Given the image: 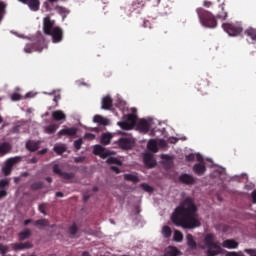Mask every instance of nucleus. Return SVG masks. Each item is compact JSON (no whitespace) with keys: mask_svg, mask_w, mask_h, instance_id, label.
I'll list each match as a JSON object with an SVG mask.
<instances>
[{"mask_svg":"<svg viewBox=\"0 0 256 256\" xmlns=\"http://www.w3.org/2000/svg\"><path fill=\"white\" fill-rule=\"evenodd\" d=\"M172 223L176 227L183 229H196L201 227V222L197 219V206L191 197H187L172 214Z\"/></svg>","mask_w":256,"mask_h":256,"instance_id":"f257e3e1","label":"nucleus"},{"mask_svg":"<svg viewBox=\"0 0 256 256\" xmlns=\"http://www.w3.org/2000/svg\"><path fill=\"white\" fill-rule=\"evenodd\" d=\"M196 12L203 27H207L208 29H215L217 27V19H215V16L211 12L203 8L196 9Z\"/></svg>","mask_w":256,"mask_h":256,"instance_id":"f03ea898","label":"nucleus"},{"mask_svg":"<svg viewBox=\"0 0 256 256\" xmlns=\"http://www.w3.org/2000/svg\"><path fill=\"white\" fill-rule=\"evenodd\" d=\"M204 245L207 249V256H216L223 253V248L219 246V243L215 242L214 234H207L204 238Z\"/></svg>","mask_w":256,"mask_h":256,"instance_id":"7ed1b4c3","label":"nucleus"},{"mask_svg":"<svg viewBox=\"0 0 256 256\" xmlns=\"http://www.w3.org/2000/svg\"><path fill=\"white\" fill-rule=\"evenodd\" d=\"M222 28L230 37H237L243 33V27L239 24L224 23L222 24Z\"/></svg>","mask_w":256,"mask_h":256,"instance_id":"20e7f679","label":"nucleus"},{"mask_svg":"<svg viewBox=\"0 0 256 256\" xmlns=\"http://www.w3.org/2000/svg\"><path fill=\"white\" fill-rule=\"evenodd\" d=\"M19 161H21V157H14V158L8 159L4 167L2 168V173L6 177H9V175H11V171H13V165H15L16 163H19Z\"/></svg>","mask_w":256,"mask_h":256,"instance_id":"39448f33","label":"nucleus"},{"mask_svg":"<svg viewBox=\"0 0 256 256\" xmlns=\"http://www.w3.org/2000/svg\"><path fill=\"white\" fill-rule=\"evenodd\" d=\"M55 20L51 19V16L43 18V33L44 35H51L53 29H55Z\"/></svg>","mask_w":256,"mask_h":256,"instance_id":"423d86ee","label":"nucleus"},{"mask_svg":"<svg viewBox=\"0 0 256 256\" xmlns=\"http://www.w3.org/2000/svg\"><path fill=\"white\" fill-rule=\"evenodd\" d=\"M49 37H52V42L61 43L63 41V29L59 26H56L51 34H48Z\"/></svg>","mask_w":256,"mask_h":256,"instance_id":"0eeeda50","label":"nucleus"},{"mask_svg":"<svg viewBox=\"0 0 256 256\" xmlns=\"http://www.w3.org/2000/svg\"><path fill=\"white\" fill-rule=\"evenodd\" d=\"M53 173L56 175H59V177H62V179H65V181H71L75 177V174L72 172H63L61 171V168H59V165L53 166Z\"/></svg>","mask_w":256,"mask_h":256,"instance_id":"6e6552de","label":"nucleus"},{"mask_svg":"<svg viewBox=\"0 0 256 256\" xmlns=\"http://www.w3.org/2000/svg\"><path fill=\"white\" fill-rule=\"evenodd\" d=\"M117 144H118V147H120V149L129 151V149H133L134 142L133 140H131V138L122 137L118 139Z\"/></svg>","mask_w":256,"mask_h":256,"instance_id":"1a4fd4ad","label":"nucleus"},{"mask_svg":"<svg viewBox=\"0 0 256 256\" xmlns=\"http://www.w3.org/2000/svg\"><path fill=\"white\" fill-rule=\"evenodd\" d=\"M93 154L98 155V157H101V159H107V157L111 155V153L107 149H105V147L99 144L94 146Z\"/></svg>","mask_w":256,"mask_h":256,"instance_id":"9d476101","label":"nucleus"},{"mask_svg":"<svg viewBox=\"0 0 256 256\" xmlns=\"http://www.w3.org/2000/svg\"><path fill=\"white\" fill-rule=\"evenodd\" d=\"M180 183L184 185H195V178L191 174H182L179 177Z\"/></svg>","mask_w":256,"mask_h":256,"instance_id":"9b49d317","label":"nucleus"},{"mask_svg":"<svg viewBox=\"0 0 256 256\" xmlns=\"http://www.w3.org/2000/svg\"><path fill=\"white\" fill-rule=\"evenodd\" d=\"M63 135H66L67 137H75V135H77V128L72 127V128L61 129L58 132V136L63 137Z\"/></svg>","mask_w":256,"mask_h":256,"instance_id":"f8f14e48","label":"nucleus"},{"mask_svg":"<svg viewBox=\"0 0 256 256\" xmlns=\"http://www.w3.org/2000/svg\"><path fill=\"white\" fill-rule=\"evenodd\" d=\"M149 127H151V125L145 119H142L137 123V129L140 131V133H149Z\"/></svg>","mask_w":256,"mask_h":256,"instance_id":"ddd939ff","label":"nucleus"},{"mask_svg":"<svg viewBox=\"0 0 256 256\" xmlns=\"http://www.w3.org/2000/svg\"><path fill=\"white\" fill-rule=\"evenodd\" d=\"M143 159H144V164L146 165V167L152 168L157 165V162L155 161V159H153V154L146 153V154H144Z\"/></svg>","mask_w":256,"mask_h":256,"instance_id":"4468645a","label":"nucleus"},{"mask_svg":"<svg viewBox=\"0 0 256 256\" xmlns=\"http://www.w3.org/2000/svg\"><path fill=\"white\" fill-rule=\"evenodd\" d=\"M26 5L29 7L30 11H39L41 7V1L39 0H27Z\"/></svg>","mask_w":256,"mask_h":256,"instance_id":"2eb2a0df","label":"nucleus"},{"mask_svg":"<svg viewBox=\"0 0 256 256\" xmlns=\"http://www.w3.org/2000/svg\"><path fill=\"white\" fill-rule=\"evenodd\" d=\"M33 51H43V48L39 47V44L37 43H30V44H26V46L24 47V52L25 53H33Z\"/></svg>","mask_w":256,"mask_h":256,"instance_id":"dca6fc26","label":"nucleus"},{"mask_svg":"<svg viewBox=\"0 0 256 256\" xmlns=\"http://www.w3.org/2000/svg\"><path fill=\"white\" fill-rule=\"evenodd\" d=\"M193 171L201 177V175H205V172L207 171V167H205V164L198 163L193 166Z\"/></svg>","mask_w":256,"mask_h":256,"instance_id":"f3484780","label":"nucleus"},{"mask_svg":"<svg viewBox=\"0 0 256 256\" xmlns=\"http://www.w3.org/2000/svg\"><path fill=\"white\" fill-rule=\"evenodd\" d=\"M52 119L54 121H65V119H67V116L63 111L56 110L52 112Z\"/></svg>","mask_w":256,"mask_h":256,"instance_id":"a211bd4d","label":"nucleus"},{"mask_svg":"<svg viewBox=\"0 0 256 256\" xmlns=\"http://www.w3.org/2000/svg\"><path fill=\"white\" fill-rule=\"evenodd\" d=\"M113 107V99L110 96H105L102 99V109L108 111Z\"/></svg>","mask_w":256,"mask_h":256,"instance_id":"6ab92c4d","label":"nucleus"},{"mask_svg":"<svg viewBox=\"0 0 256 256\" xmlns=\"http://www.w3.org/2000/svg\"><path fill=\"white\" fill-rule=\"evenodd\" d=\"M112 139H113L112 133H109V132L103 133L100 138V143H101V145H109V143H111Z\"/></svg>","mask_w":256,"mask_h":256,"instance_id":"aec40b11","label":"nucleus"},{"mask_svg":"<svg viewBox=\"0 0 256 256\" xmlns=\"http://www.w3.org/2000/svg\"><path fill=\"white\" fill-rule=\"evenodd\" d=\"M244 33L247 37H250L253 44L256 43V29L255 28L250 27V28L246 29Z\"/></svg>","mask_w":256,"mask_h":256,"instance_id":"412c9836","label":"nucleus"},{"mask_svg":"<svg viewBox=\"0 0 256 256\" xmlns=\"http://www.w3.org/2000/svg\"><path fill=\"white\" fill-rule=\"evenodd\" d=\"M222 245L226 249H237L239 247V243L235 240H225Z\"/></svg>","mask_w":256,"mask_h":256,"instance_id":"4be33fe9","label":"nucleus"},{"mask_svg":"<svg viewBox=\"0 0 256 256\" xmlns=\"http://www.w3.org/2000/svg\"><path fill=\"white\" fill-rule=\"evenodd\" d=\"M26 149H28V151H31V153L37 151V149H39V142L29 140L28 142H26Z\"/></svg>","mask_w":256,"mask_h":256,"instance_id":"5701e85b","label":"nucleus"},{"mask_svg":"<svg viewBox=\"0 0 256 256\" xmlns=\"http://www.w3.org/2000/svg\"><path fill=\"white\" fill-rule=\"evenodd\" d=\"M12 247L15 251H19L21 249H31L33 245H31V243H14L12 244Z\"/></svg>","mask_w":256,"mask_h":256,"instance_id":"b1692460","label":"nucleus"},{"mask_svg":"<svg viewBox=\"0 0 256 256\" xmlns=\"http://www.w3.org/2000/svg\"><path fill=\"white\" fill-rule=\"evenodd\" d=\"M93 122L94 123H99V125H109V120L107 118H104L101 115H95L93 117Z\"/></svg>","mask_w":256,"mask_h":256,"instance_id":"393cba45","label":"nucleus"},{"mask_svg":"<svg viewBox=\"0 0 256 256\" xmlns=\"http://www.w3.org/2000/svg\"><path fill=\"white\" fill-rule=\"evenodd\" d=\"M57 129H59V124H51L44 127V131L48 135H53V133H55Z\"/></svg>","mask_w":256,"mask_h":256,"instance_id":"a878e982","label":"nucleus"},{"mask_svg":"<svg viewBox=\"0 0 256 256\" xmlns=\"http://www.w3.org/2000/svg\"><path fill=\"white\" fill-rule=\"evenodd\" d=\"M9 151H11V145L9 143H0V155H7Z\"/></svg>","mask_w":256,"mask_h":256,"instance_id":"bb28decb","label":"nucleus"},{"mask_svg":"<svg viewBox=\"0 0 256 256\" xmlns=\"http://www.w3.org/2000/svg\"><path fill=\"white\" fill-rule=\"evenodd\" d=\"M186 239H187V245L188 247H190V249H197V242L193 238V235L187 234Z\"/></svg>","mask_w":256,"mask_h":256,"instance_id":"cd10ccee","label":"nucleus"},{"mask_svg":"<svg viewBox=\"0 0 256 256\" xmlns=\"http://www.w3.org/2000/svg\"><path fill=\"white\" fill-rule=\"evenodd\" d=\"M18 236L21 241H25V239H29V237H31V230L29 228H26L22 232H20Z\"/></svg>","mask_w":256,"mask_h":256,"instance_id":"c85d7f7f","label":"nucleus"},{"mask_svg":"<svg viewBox=\"0 0 256 256\" xmlns=\"http://www.w3.org/2000/svg\"><path fill=\"white\" fill-rule=\"evenodd\" d=\"M106 163H108V165H119L120 167L121 165H123V162H121V160L115 157H108Z\"/></svg>","mask_w":256,"mask_h":256,"instance_id":"c756f323","label":"nucleus"},{"mask_svg":"<svg viewBox=\"0 0 256 256\" xmlns=\"http://www.w3.org/2000/svg\"><path fill=\"white\" fill-rule=\"evenodd\" d=\"M125 181H131V183H139V177L133 174H124Z\"/></svg>","mask_w":256,"mask_h":256,"instance_id":"7c9ffc66","label":"nucleus"},{"mask_svg":"<svg viewBox=\"0 0 256 256\" xmlns=\"http://www.w3.org/2000/svg\"><path fill=\"white\" fill-rule=\"evenodd\" d=\"M126 122H128L132 127H135V123H137V116L134 114H128L126 116Z\"/></svg>","mask_w":256,"mask_h":256,"instance_id":"2f4dec72","label":"nucleus"},{"mask_svg":"<svg viewBox=\"0 0 256 256\" xmlns=\"http://www.w3.org/2000/svg\"><path fill=\"white\" fill-rule=\"evenodd\" d=\"M36 227H49V220L47 219H39L34 222Z\"/></svg>","mask_w":256,"mask_h":256,"instance_id":"473e14b6","label":"nucleus"},{"mask_svg":"<svg viewBox=\"0 0 256 256\" xmlns=\"http://www.w3.org/2000/svg\"><path fill=\"white\" fill-rule=\"evenodd\" d=\"M172 233H173V231L171 230V227L164 226L162 228V235H163V237H165V239H169V237H171Z\"/></svg>","mask_w":256,"mask_h":256,"instance_id":"72a5a7b5","label":"nucleus"},{"mask_svg":"<svg viewBox=\"0 0 256 256\" xmlns=\"http://www.w3.org/2000/svg\"><path fill=\"white\" fill-rule=\"evenodd\" d=\"M209 87V81L207 80H199L198 81V86L196 87V89L198 91H203V89Z\"/></svg>","mask_w":256,"mask_h":256,"instance_id":"f704fd0d","label":"nucleus"},{"mask_svg":"<svg viewBox=\"0 0 256 256\" xmlns=\"http://www.w3.org/2000/svg\"><path fill=\"white\" fill-rule=\"evenodd\" d=\"M148 149H149V151H152L153 153H157V141H155L153 139L149 140Z\"/></svg>","mask_w":256,"mask_h":256,"instance_id":"c9c22d12","label":"nucleus"},{"mask_svg":"<svg viewBox=\"0 0 256 256\" xmlns=\"http://www.w3.org/2000/svg\"><path fill=\"white\" fill-rule=\"evenodd\" d=\"M119 127H121V129H124V131H130V129H133V126H131L127 120L126 121H122V122H118Z\"/></svg>","mask_w":256,"mask_h":256,"instance_id":"e433bc0d","label":"nucleus"},{"mask_svg":"<svg viewBox=\"0 0 256 256\" xmlns=\"http://www.w3.org/2000/svg\"><path fill=\"white\" fill-rule=\"evenodd\" d=\"M54 10L57 11L59 15H68L69 13V10L63 6H55Z\"/></svg>","mask_w":256,"mask_h":256,"instance_id":"4c0bfd02","label":"nucleus"},{"mask_svg":"<svg viewBox=\"0 0 256 256\" xmlns=\"http://www.w3.org/2000/svg\"><path fill=\"white\" fill-rule=\"evenodd\" d=\"M77 231H79V228L77 227V224L73 223L69 228L68 232L69 234L74 237V235H77Z\"/></svg>","mask_w":256,"mask_h":256,"instance_id":"58836bf2","label":"nucleus"},{"mask_svg":"<svg viewBox=\"0 0 256 256\" xmlns=\"http://www.w3.org/2000/svg\"><path fill=\"white\" fill-rule=\"evenodd\" d=\"M30 189H32V191H39V189H43V182H41V181L34 182L30 186Z\"/></svg>","mask_w":256,"mask_h":256,"instance_id":"ea45409f","label":"nucleus"},{"mask_svg":"<svg viewBox=\"0 0 256 256\" xmlns=\"http://www.w3.org/2000/svg\"><path fill=\"white\" fill-rule=\"evenodd\" d=\"M174 241L177 243H181V241H183V233H181V231L176 230L174 232Z\"/></svg>","mask_w":256,"mask_h":256,"instance_id":"a19ab883","label":"nucleus"},{"mask_svg":"<svg viewBox=\"0 0 256 256\" xmlns=\"http://www.w3.org/2000/svg\"><path fill=\"white\" fill-rule=\"evenodd\" d=\"M54 151L58 155H63V153H65V151H67V148H65V146H54Z\"/></svg>","mask_w":256,"mask_h":256,"instance_id":"79ce46f5","label":"nucleus"},{"mask_svg":"<svg viewBox=\"0 0 256 256\" xmlns=\"http://www.w3.org/2000/svg\"><path fill=\"white\" fill-rule=\"evenodd\" d=\"M140 187H141V189L146 191V193H153V187L149 186V184H147V183H142L140 185Z\"/></svg>","mask_w":256,"mask_h":256,"instance_id":"37998d69","label":"nucleus"},{"mask_svg":"<svg viewBox=\"0 0 256 256\" xmlns=\"http://www.w3.org/2000/svg\"><path fill=\"white\" fill-rule=\"evenodd\" d=\"M81 145H83V138L74 141V148L76 149V151H79L81 149Z\"/></svg>","mask_w":256,"mask_h":256,"instance_id":"c03bdc74","label":"nucleus"},{"mask_svg":"<svg viewBox=\"0 0 256 256\" xmlns=\"http://www.w3.org/2000/svg\"><path fill=\"white\" fill-rule=\"evenodd\" d=\"M5 187H9V180L7 179L0 180V191L5 190Z\"/></svg>","mask_w":256,"mask_h":256,"instance_id":"a18cd8bd","label":"nucleus"},{"mask_svg":"<svg viewBox=\"0 0 256 256\" xmlns=\"http://www.w3.org/2000/svg\"><path fill=\"white\" fill-rule=\"evenodd\" d=\"M7 6L5 5V3L0 2V21L1 19H3V15L5 14V8Z\"/></svg>","mask_w":256,"mask_h":256,"instance_id":"49530a36","label":"nucleus"},{"mask_svg":"<svg viewBox=\"0 0 256 256\" xmlns=\"http://www.w3.org/2000/svg\"><path fill=\"white\" fill-rule=\"evenodd\" d=\"M9 251V246L0 244V253L1 255H5Z\"/></svg>","mask_w":256,"mask_h":256,"instance_id":"de8ad7c7","label":"nucleus"},{"mask_svg":"<svg viewBox=\"0 0 256 256\" xmlns=\"http://www.w3.org/2000/svg\"><path fill=\"white\" fill-rule=\"evenodd\" d=\"M95 134H93V133H86L85 135H84V139H88V141H93V140H95Z\"/></svg>","mask_w":256,"mask_h":256,"instance_id":"09e8293b","label":"nucleus"},{"mask_svg":"<svg viewBox=\"0 0 256 256\" xmlns=\"http://www.w3.org/2000/svg\"><path fill=\"white\" fill-rule=\"evenodd\" d=\"M11 100L12 101H21V94L19 93H14L11 95Z\"/></svg>","mask_w":256,"mask_h":256,"instance_id":"8fccbe9b","label":"nucleus"},{"mask_svg":"<svg viewBox=\"0 0 256 256\" xmlns=\"http://www.w3.org/2000/svg\"><path fill=\"white\" fill-rule=\"evenodd\" d=\"M245 253H247L250 256H256V250L255 249H245Z\"/></svg>","mask_w":256,"mask_h":256,"instance_id":"3c124183","label":"nucleus"},{"mask_svg":"<svg viewBox=\"0 0 256 256\" xmlns=\"http://www.w3.org/2000/svg\"><path fill=\"white\" fill-rule=\"evenodd\" d=\"M195 154H189V155H186V161H195Z\"/></svg>","mask_w":256,"mask_h":256,"instance_id":"603ef678","label":"nucleus"},{"mask_svg":"<svg viewBox=\"0 0 256 256\" xmlns=\"http://www.w3.org/2000/svg\"><path fill=\"white\" fill-rule=\"evenodd\" d=\"M143 27L145 29H151V22L149 20H144Z\"/></svg>","mask_w":256,"mask_h":256,"instance_id":"864d4df0","label":"nucleus"},{"mask_svg":"<svg viewBox=\"0 0 256 256\" xmlns=\"http://www.w3.org/2000/svg\"><path fill=\"white\" fill-rule=\"evenodd\" d=\"M39 211H40V213H42L43 215H47V213L45 212V204H40V205H39Z\"/></svg>","mask_w":256,"mask_h":256,"instance_id":"5fc2aeb1","label":"nucleus"},{"mask_svg":"<svg viewBox=\"0 0 256 256\" xmlns=\"http://www.w3.org/2000/svg\"><path fill=\"white\" fill-rule=\"evenodd\" d=\"M111 171H114V173L119 174L121 173V170L117 166H110Z\"/></svg>","mask_w":256,"mask_h":256,"instance_id":"6e6d98bb","label":"nucleus"},{"mask_svg":"<svg viewBox=\"0 0 256 256\" xmlns=\"http://www.w3.org/2000/svg\"><path fill=\"white\" fill-rule=\"evenodd\" d=\"M75 163H83L85 161V158L84 157H76L74 159Z\"/></svg>","mask_w":256,"mask_h":256,"instance_id":"4d7b16f0","label":"nucleus"},{"mask_svg":"<svg viewBox=\"0 0 256 256\" xmlns=\"http://www.w3.org/2000/svg\"><path fill=\"white\" fill-rule=\"evenodd\" d=\"M217 18L218 19H223V20L227 19V12H224L223 14H218Z\"/></svg>","mask_w":256,"mask_h":256,"instance_id":"13d9d810","label":"nucleus"},{"mask_svg":"<svg viewBox=\"0 0 256 256\" xmlns=\"http://www.w3.org/2000/svg\"><path fill=\"white\" fill-rule=\"evenodd\" d=\"M44 7L46 11H53V8H51V6L49 5V2H44Z\"/></svg>","mask_w":256,"mask_h":256,"instance_id":"bf43d9fd","label":"nucleus"},{"mask_svg":"<svg viewBox=\"0 0 256 256\" xmlns=\"http://www.w3.org/2000/svg\"><path fill=\"white\" fill-rule=\"evenodd\" d=\"M251 197H252V203L256 204V190L252 192Z\"/></svg>","mask_w":256,"mask_h":256,"instance_id":"052dcab7","label":"nucleus"},{"mask_svg":"<svg viewBox=\"0 0 256 256\" xmlns=\"http://www.w3.org/2000/svg\"><path fill=\"white\" fill-rule=\"evenodd\" d=\"M7 195L6 190H0V199H3Z\"/></svg>","mask_w":256,"mask_h":256,"instance_id":"680f3d73","label":"nucleus"},{"mask_svg":"<svg viewBox=\"0 0 256 256\" xmlns=\"http://www.w3.org/2000/svg\"><path fill=\"white\" fill-rule=\"evenodd\" d=\"M203 5H204V7H211V5H213V3L211 1L206 0L203 2Z\"/></svg>","mask_w":256,"mask_h":256,"instance_id":"e2e57ef3","label":"nucleus"},{"mask_svg":"<svg viewBox=\"0 0 256 256\" xmlns=\"http://www.w3.org/2000/svg\"><path fill=\"white\" fill-rule=\"evenodd\" d=\"M45 153H47V149L46 148L38 151V155H45Z\"/></svg>","mask_w":256,"mask_h":256,"instance_id":"0e129e2a","label":"nucleus"},{"mask_svg":"<svg viewBox=\"0 0 256 256\" xmlns=\"http://www.w3.org/2000/svg\"><path fill=\"white\" fill-rule=\"evenodd\" d=\"M29 223H33V220L32 219H27V220L24 221L25 226L29 225Z\"/></svg>","mask_w":256,"mask_h":256,"instance_id":"69168bd1","label":"nucleus"},{"mask_svg":"<svg viewBox=\"0 0 256 256\" xmlns=\"http://www.w3.org/2000/svg\"><path fill=\"white\" fill-rule=\"evenodd\" d=\"M39 160L37 159V157H33L30 159V163H37Z\"/></svg>","mask_w":256,"mask_h":256,"instance_id":"338daca9","label":"nucleus"},{"mask_svg":"<svg viewBox=\"0 0 256 256\" xmlns=\"http://www.w3.org/2000/svg\"><path fill=\"white\" fill-rule=\"evenodd\" d=\"M230 256H243V254H240L237 252H232V253H230Z\"/></svg>","mask_w":256,"mask_h":256,"instance_id":"774afa93","label":"nucleus"}]
</instances>
